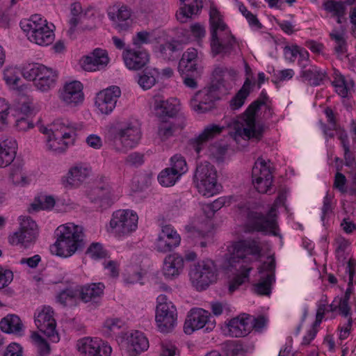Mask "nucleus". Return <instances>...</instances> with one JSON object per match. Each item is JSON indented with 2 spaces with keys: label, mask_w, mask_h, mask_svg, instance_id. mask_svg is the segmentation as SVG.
Returning <instances> with one entry per match:
<instances>
[{
  "label": "nucleus",
  "mask_w": 356,
  "mask_h": 356,
  "mask_svg": "<svg viewBox=\"0 0 356 356\" xmlns=\"http://www.w3.org/2000/svg\"><path fill=\"white\" fill-rule=\"evenodd\" d=\"M229 266L236 268L238 265L240 271L230 283L229 291L232 292L248 280L252 270L250 264L261 257L262 246L258 238H249L234 242L229 248Z\"/></svg>",
  "instance_id": "1"
},
{
  "label": "nucleus",
  "mask_w": 356,
  "mask_h": 356,
  "mask_svg": "<svg viewBox=\"0 0 356 356\" xmlns=\"http://www.w3.org/2000/svg\"><path fill=\"white\" fill-rule=\"evenodd\" d=\"M282 202V198L279 196L266 215L259 212L256 204L241 202L236 207V220L242 223L244 232L246 233L258 232L275 234L277 208Z\"/></svg>",
  "instance_id": "2"
},
{
  "label": "nucleus",
  "mask_w": 356,
  "mask_h": 356,
  "mask_svg": "<svg viewBox=\"0 0 356 356\" xmlns=\"http://www.w3.org/2000/svg\"><path fill=\"white\" fill-rule=\"evenodd\" d=\"M262 107L270 110L269 99L267 94L262 91L259 97L252 102L246 111L238 116L231 125V136L235 140L243 139L259 141L261 140L264 127L256 121V113Z\"/></svg>",
  "instance_id": "3"
},
{
  "label": "nucleus",
  "mask_w": 356,
  "mask_h": 356,
  "mask_svg": "<svg viewBox=\"0 0 356 356\" xmlns=\"http://www.w3.org/2000/svg\"><path fill=\"white\" fill-rule=\"evenodd\" d=\"M210 47L213 56L229 55L237 44L236 38L224 22L222 16L216 7L209 11Z\"/></svg>",
  "instance_id": "4"
},
{
  "label": "nucleus",
  "mask_w": 356,
  "mask_h": 356,
  "mask_svg": "<svg viewBox=\"0 0 356 356\" xmlns=\"http://www.w3.org/2000/svg\"><path fill=\"white\" fill-rule=\"evenodd\" d=\"M56 241L50 246V251L59 257H70L84 246L83 229L74 223L60 225L56 230Z\"/></svg>",
  "instance_id": "5"
},
{
  "label": "nucleus",
  "mask_w": 356,
  "mask_h": 356,
  "mask_svg": "<svg viewBox=\"0 0 356 356\" xmlns=\"http://www.w3.org/2000/svg\"><path fill=\"white\" fill-rule=\"evenodd\" d=\"M108 137L113 149L125 153L139 144L142 138L141 128L136 120L120 122L108 127Z\"/></svg>",
  "instance_id": "6"
},
{
  "label": "nucleus",
  "mask_w": 356,
  "mask_h": 356,
  "mask_svg": "<svg viewBox=\"0 0 356 356\" xmlns=\"http://www.w3.org/2000/svg\"><path fill=\"white\" fill-rule=\"evenodd\" d=\"M20 26L28 39L40 46H48L55 39L54 25L40 15H33L29 19L22 20Z\"/></svg>",
  "instance_id": "7"
},
{
  "label": "nucleus",
  "mask_w": 356,
  "mask_h": 356,
  "mask_svg": "<svg viewBox=\"0 0 356 356\" xmlns=\"http://www.w3.org/2000/svg\"><path fill=\"white\" fill-rule=\"evenodd\" d=\"M193 182L199 193L205 197H211L219 193L221 188L218 182L216 168L207 161L197 165Z\"/></svg>",
  "instance_id": "8"
},
{
  "label": "nucleus",
  "mask_w": 356,
  "mask_h": 356,
  "mask_svg": "<svg viewBox=\"0 0 356 356\" xmlns=\"http://www.w3.org/2000/svg\"><path fill=\"white\" fill-rule=\"evenodd\" d=\"M22 75L24 79L33 81L35 87L42 92L54 88L58 78L56 70L41 64H33L24 70Z\"/></svg>",
  "instance_id": "9"
},
{
  "label": "nucleus",
  "mask_w": 356,
  "mask_h": 356,
  "mask_svg": "<svg viewBox=\"0 0 356 356\" xmlns=\"http://www.w3.org/2000/svg\"><path fill=\"white\" fill-rule=\"evenodd\" d=\"M138 216L133 210L119 209L112 214L109 225L111 232L118 237H125L138 227Z\"/></svg>",
  "instance_id": "10"
},
{
  "label": "nucleus",
  "mask_w": 356,
  "mask_h": 356,
  "mask_svg": "<svg viewBox=\"0 0 356 356\" xmlns=\"http://www.w3.org/2000/svg\"><path fill=\"white\" fill-rule=\"evenodd\" d=\"M191 284L197 291L205 290L217 280V271L211 261H202L194 265L189 271Z\"/></svg>",
  "instance_id": "11"
},
{
  "label": "nucleus",
  "mask_w": 356,
  "mask_h": 356,
  "mask_svg": "<svg viewBox=\"0 0 356 356\" xmlns=\"http://www.w3.org/2000/svg\"><path fill=\"white\" fill-rule=\"evenodd\" d=\"M19 220V229L10 235L8 240L12 245L27 247L35 241L38 235V225L29 216H20Z\"/></svg>",
  "instance_id": "12"
},
{
  "label": "nucleus",
  "mask_w": 356,
  "mask_h": 356,
  "mask_svg": "<svg viewBox=\"0 0 356 356\" xmlns=\"http://www.w3.org/2000/svg\"><path fill=\"white\" fill-rule=\"evenodd\" d=\"M76 348L79 356H111L112 348L98 337H85L79 339Z\"/></svg>",
  "instance_id": "13"
},
{
  "label": "nucleus",
  "mask_w": 356,
  "mask_h": 356,
  "mask_svg": "<svg viewBox=\"0 0 356 356\" xmlns=\"http://www.w3.org/2000/svg\"><path fill=\"white\" fill-rule=\"evenodd\" d=\"M252 184L259 193H267L273 183L270 162L259 158L252 168Z\"/></svg>",
  "instance_id": "14"
},
{
  "label": "nucleus",
  "mask_w": 356,
  "mask_h": 356,
  "mask_svg": "<svg viewBox=\"0 0 356 356\" xmlns=\"http://www.w3.org/2000/svg\"><path fill=\"white\" fill-rule=\"evenodd\" d=\"M219 94L214 87H207L197 92L190 101V106L197 113H204L214 108Z\"/></svg>",
  "instance_id": "15"
},
{
  "label": "nucleus",
  "mask_w": 356,
  "mask_h": 356,
  "mask_svg": "<svg viewBox=\"0 0 356 356\" xmlns=\"http://www.w3.org/2000/svg\"><path fill=\"white\" fill-rule=\"evenodd\" d=\"M120 95L121 90L116 86H110L99 92L95 99V106L98 112L105 115L111 114L115 109Z\"/></svg>",
  "instance_id": "16"
},
{
  "label": "nucleus",
  "mask_w": 356,
  "mask_h": 356,
  "mask_svg": "<svg viewBox=\"0 0 356 356\" xmlns=\"http://www.w3.org/2000/svg\"><path fill=\"white\" fill-rule=\"evenodd\" d=\"M250 315L242 313L238 316L226 321L222 327L225 335L231 337H243L252 331Z\"/></svg>",
  "instance_id": "17"
},
{
  "label": "nucleus",
  "mask_w": 356,
  "mask_h": 356,
  "mask_svg": "<svg viewBox=\"0 0 356 356\" xmlns=\"http://www.w3.org/2000/svg\"><path fill=\"white\" fill-rule=\"evenodd\" d=\"M61 102L70 107H76L84 101L83 86L79 81L66 82L59 90Z\"/></svg>",
  "instance_id": "18"
},
{
  "label": "nucleus",
  "mask_w": 356,
  "mask_h": 356,
  "mask_svg": "<svg viewBox=\"0 0 356 356\" xmlns=\"http://www.w3.org/2000/svg\"><path fill=\"white\" fill-rule=\"evenodd\" d=\"M185 118L181 116L175 119H159L156 125V138L164 142L179 134L185 127Z\"/></svg>",
  "instance_id": "19"
},
{
  "label": "nucleus",
  "mask_w": 356,
  "mask_h": 356,
  "mask_svg": "<svg viewBox=\"0 0 356 356\" xmlns=\"http://www.w3.org/2000/svg\"><path fill=\"white\" fill-rule=\"evenodd\" d=\"M90 172L91 169L86 164H76L71 167L67 173L61 177L60 183L67 189L77 188L86 180Z\"/></svg>",
  "instance_id": "20"
},
{
  "label": "nucleus",
  "mask_w": 356,
  "mask_h": 356,
  "mask_svg": "<svg viewBox=\"0 0 356 356\" xmlns=\"http://www.w3.org/2000/svg\"><path fill=\"white\" fill-rule=\"evenodd\" d=\"M181 237L175 229L170 225L162 227L155 243L156 249L161 252L171 251L179 245Z\"/></svg>",
  "instance_id": "21"
},
{
  "label": "nucleus",
  "mask_w": 356,
  "mask_h": 356,
  "mask_svg": "<svg viewBox=\"0 0 356 356\" xmlns=\"http://www.w3.org/2000/svg\"><path fill=\"white\" fill-rule=\"evenodd\" d=\"M122 343L129 356H138L149 348L147 338L138 330L127 333Z\"/></svg>",
  "instance_id": "22"
},
{
  "label": "nucleus",
  "mask_w": 356,
  "mask_h": 356,
  "mask_svg": "<svg viewBox=\"0 0 356 356\" xmlns=\"http://www.w3.org/2000/svg\"><path fill=\"white\" fill-rule=\"evenodd\" d=\"M224 130V127L216 124L207 125L202 131L190 140V144L198 156L207 146V143L219 136Z\"/></svg>",
  "instance_id": "23"
},
{
  "label": "nucleus",
  "mask_w": 356,
  "mask_h": 356,
  "mask_svg": "<svg viewBox=\"0 0 356 356\" xmlns=\"http://www.w3.org/2000/svg\"><path fill=\"white\" fill-rule=\"evenodd\" d=\"M131 12L125 6H114L108 11V17L112 22L113 26L120 33L129 30L132 24Z\"/></svg>",
  "instance_id": "24"
},
{
  "label": "nucleus",
  "mask_w": 356,
  "mask_h": 356,
  "mask_svg": "<svg viewBox=\"0 0 356 356\" xmlns=\"http://www.w3.org/2000/svg\"><path fill=\"white\" fill-rule=\"evenodd\" d=\"M214 80L211 87L225 93L231 90L234 85L236 72L234 70H229L222 67H217L213 72Z\"/></svg>",
  "instance_id": "25"
},
{
  "label": "nucleus",
  "mask_w": 356,
  "mask_h": 356,
  "mask_svg": "<svg viewBox=\"0 0 356 356\" xmlns=\"http://www.w3.org/2000/svg\"><path fill=\"white\" fill-rule=\"evenodd\" d=\"M211 313L209 315H204L202 313H191L186 318L184 331L186 334H191L195 330L206 327V330H211L216 325V322L212 319Z\"/></svg>",
  "instance_id": "26"
},
{
  "label": "nucleus",
  "mask_w": 356,
  "mask_h": 356,
  "mask_svg": "<svg viewBox=\"0 0 356 356\" xmlns=\"http://www.w3.org/2000/svg\"><path fill=\"white\" fill-rule=\"evenodd\" d=\"M355 261L353 259H350L347 266L346 272L348 273V287L346 290L343 298H335L331 306L333 307L332 312L338 309V312H349L350 308L349 307V299L354 292L353 286V277L355 275Z\"/></svg>",
  "instance_id": "27"
},
{
  "label": "nucleus",
  "mask_w": 356,
  "mask_h": 356,
  "mask_svg": "<svg viewBox=\"0 0 356 356\" xmlns=\"http://www.w3.org/2000/svg\"><path fill=\"white\" fill-rule=\"evenodd\" d=\"M35 323L38 329L44 333L51 341L54 343L59 341V335L56 330V320L51 313H38L35 316Z\"/></svg>",
  "instance_id": "28"
},
{
  "label": "nucleus",
  "mask_w": 356,
  "mask_h": 356,
  "mask_svg": "<svg viewBox=\"0 0 356 356\" xmlns=\"http://www.w3.org/2000/svg\"><path fill=\"white\" fill-rule=\"evenodd\" d=\"M108 60L106 50L96 49L90 55L83 56L80 60V64L84 70L95 72L106 66Z\"/></svg>",
  "instance_id": "29"
},
{
  "label": "nucleus",
  "mask_w": 356,
  "mask_h": 356,
  "mask_svg": "<svg viewBox=\"0 0 356 356\" xmlns=\"http://www.w3.org/2000/svg\"><path fill=\"white\" fill-rule=\"evenodd\" d=\"M104 289L102 282L82 285L78 289L79 298L85 303L97 304L104 294Z\"/></svg>",
  "instance_id": "30"
},
{
  "label": "nucleus",
  "mask_w": 356,
  "mask_h": 356,
  "mask_svg": "<svg viewBox=\"0 0 356 356\" xmlns=\"http://www.w3.org/2000/svg\"><path fill=\"white\" fill-rule=\"evenodd\" d=\"M184 268V258L177 253H173L165 258L162 273L165 278L173 279L178 277L182 273Z\"/></svg>",
  "instance_id": "31"
},
{
  "label": "nucleus",
  "mask_w": 356,
  "mask_h": 356,
  "mask_svg": "<svg viewBox=\"0 0 356 356\" xmlns=\"http://www.w3.org/2000/svg\"><path fill=\"white\" fill-rule=\"evenodd\" d=\"M154 109L156 116L159 119L168 118L170 120H172L175 118V115L179 111V102L175 98L166 100L156 99Z\"/></svg>",
  "instance_id": "32"
},
{
  "label": "nucleus",
  "mask_w": 356,
  "mask_h": 356,
  "mask_svg": "<svg viewBox=\"0 0 356 356\" xmlns=\"http://www.w3.org/2000/svg\"><path fill=\"white\" fill-rule=\"evenodd\" d=\"M17 148V143L14 138L8 137L0 140V168L7 167L13 162Z\"/></svg>",
  "instance_id": "33"
},
{
  "label": "nucleus",
  "mask_w": 356,
  "mask_h": 356,
  "mask_svg": "<svg viewBox=\"0 0 356 356\" xmlns=\"http://www.w3.org/2000/svg\"><path fill=\"white\" fill-rule=\"evenodd\" d=\"M200 56L201 54H199L196 49H187L179 62V72L181 74L197 72Z\"/></svg>",
  "instance_id": "34"
},
{
  "label": "nucleus",
  "mask_w": 356,
  "mask_h": 356,
  "mask_svg": "<svg viewBox=\"0 0 356 356\" xmlns=\"http://www.w3.org/2000/svg\"><path fill=\"white\" fill-rule=\"evenodd\" d=\"M125 65L130 70H140L149 61V55L146 51L126 49L123 52Z\"/></svg>",
  "instance_id": "35"
},
{
  "label": "nucleus",
  "mask_w": 356,
  "mask_h": 356,
  "mask_svg": "<svg viewBox=\"0 0 356 356\" xmlns=\"http://www.w3.org/2000/svg\"><path fill=\"white\" fill-rule=\"evenodd\" d=\"M76 130V124L67 118H58L50 124L51 133L70 140H74Z\"/></svg>",
  "instance_id": "36"
},
{
  "label": "nucleus",
  "mask_w": 356,
  "mask_h": 356,
  "mask_svg": "<svg viewBox=\"0 0 356 356\" xmlns=\"http://www.w3.org/2000/svg\"><path fill=\"white\" fill-rule=\"evenodd\" d=\"M156 325L161 333H170L177 325V313H156Z\"/></svg>",
  "instance_id": "37"
},
{
  "label": "nucleus",
  "mask_w": 356,
  "mask_h": 356,
  "mask_svg": "<svg viewBox=\"0 0 356 356\" xmlns=\"http://www.w3.org/2000/svg\"><path fill=\"white\" fill-rule=\"evenodd\" d=\"M181 6L177 13V18L179 21L184 23L196 14L200 8L201 1L200 0H179Z\"/></svg>",
  "instance_id": "38"
},
{
  "label": "nucleus",
  "mask_w": 356,
  "mask_h": 356,
  "mask_svg": "<svg viewBox=\"0 0 356 356\" xmlns=\"http://www.w3.org/2000/svg\"><path fill=\"white\" fill-rule=\"evenodd\" d=\"M159 74L157 69H149L138 73L136 76V80L142 89L149 90L155 85Z\"/></svg>",
  "instance_id": "39"
},
{
  "label": "nucleus",
  "mask_w": 356,
  "mask_h": 356,
  "mask_svg": "<svg viewBox=\"0 0 356 356\" xmlns=\"http://www.w3.org/2000/svg\"><path fill=\"white\" fill-rule=\"evenodd\" d=\"M211 227L210 221L206 217L194 218L186 226V230L192 234L204 236Z\"/></svg>",
  "instance_id": "40"
},
{
  "label": "nucleus",
  "mask_w": 356,
  "mask_h": 356,
  "mask_svg": "<svg viewBox=\"0 0 356 356\" xmlns=\"http://www.w3.org/2000/svg\"><path fill=\"white\" fill-rule=\"evenodd\" d=\"M0 327L6 333H18L22 330L23 325L18 316L11 314L1 321Z\"/></svg>",
  "instance_id": "41"
},
{
  "label": "nucleus",
  "mask_w": 356,
  "mask_h": 356,
  "mask_svg": "<svg viewBox=\"0 0 356 356\" xmlns=\"http://www.w3.org/2000/svg\"><path fill=\"white\" fill-rule=\"evenodd\" d=\"M9 181L17 187H25L31 182L27 172L22 167L14 166L10 169Z\"/></svg>",
  "instance_id": "42"
},
{
  "label": "nucleus",
  "mask_w": 356,
  "mask_h": 356,
  "mask_svg": "<svg viewBox=\"0 0 356 356\" xmlns=\"http://www.w3.org/2000/svg\"><path fill=\"white\" fill-rule=\"evenodd\" d=\"M21 72L15 67H7L3 72V79L6 85L13 90H19Z\"/></svg>",
  "instance_id": "43"
},
{
  "label": "nucleus",
  "mask_w": 356,
  "mask_h": 356,
  "mask_svg": "<svg viewBox=\"0 0 356 356\" xmlns=\"http://www.w3.org/2000/svg\"><path fill=\"white\" fill-rule=\"evenodd\" d=\"M332 84L336 92L341 97H346L353 89L354 83L351 81L348 83L345 78L337 72L334 73V79Z\"/></svg>",
  "instance_id": "44"
},
{
  "label": "nucleus",
  "mask_w": 356,
  "mask_h": 356,
  "mask_svg": "<svg viewBox=\"0 0 356 356\" xmlns=\"http://www.w3.org/2000/svg\"><path fill=\"white\" fill-rule=\"evenodd\" d=\"M252 86V81L249 78H247L241 90L231 100L230 106L233 109H238L244 104L245 99L250 92Z\"/></svg>",
  "instance_id": "45"
},
{
  "label": "nucleus",
  "mask_w": 356,
  "mask_h": 356,
  "mask_svg": "<svg viewBox=\"0 0 356 356\" xmlns=\"http://www.w3.org/2000/svg\"><path fill=\"white\" fill-rule=\"evenodd\" d=\"M274 282L275 276L272 274L261 275L259 282L253 285L254 291L258 295L269 296Z\"/></svg>",
  "instance_id": "46"
},
{
  "label": "nucleus",
  "mask_w": 356,
  "mask_h": 356,
  "mask_svg": "<svg viewBox=\"0 0 356 356\" xmlns=\"http://www.w3.org/2000/svg\"><path fill=\"white\" fill-rule=\"evenodd\" d=\"M300 75L311 86L320 85L325 77L324 72L315 65L311 66L307 70H302Z\"/></svg>",
  "instance_id": "47"
},
{
  "label": "nucleus",
  "mask_w": 356,
  "mask_h": 356,
  "mask_svg": "<svg viewBox=\"0 0 356 356\" xmlns=\"http://www.w3.org/2000/svg\"><path fill=\"white\" fill-rule=\"evenodd\" d=\"M70 140L52 133L47 140V148L53 152H63L67 148Z\"/></svg>",
  "instance_id": "48"
},
{
  "label": "nucleus",
  "mask_w": 356,
  "mask_h": 356,
  "mask_svg": "<svg viewBox=\"0 0 356 356\" xmlns=\"http://www.w3.org/2000/svg\"><path fill=\"white\" fill-rule=\"evenodd\" d=\"M55 203V200L52 196L41 195L35 197L31 204L30 210L33 211L50 210L54 207Z\"/></svg>",
  "instance_id": "49"
},
{
  "label": "nucleus",
  "mask_w": 356,
  "mask_h": 356,
  "mask_svg": "<svg viewBox=\"0 0 356 356\" xmlns=\"http://www.w3.org/2000/svg\"><path fill=\"white\" fill-rule=\"evenodd\" d=\"M324 314L325 313H316V319L305 334L301 342V346H308L314 339L318 332L320 325L324 318Z\"/></svg>",
  "instance_id": "50"
},
{
  "label": "nucleus",
  "mask_w": 356,
  "mask_h": 356,
  "mask_svg": "<svg viewBox=\"0 0 356 356\" xmlns=\"http://www.w3.org/2000/svg\"><path fill=\"white\" fill-rule=\"evenodd\" d=\"M323 8L332 16L337 17V22L341 23V18L345 15V6L341 1L327 0L323 3Z\"/></svg>",
  "instance_id": "51"
},
{
  "label": "nucleus",
  "mask_w": 356,
  "mask_h": 356,
  "mask_svg": "<svg viewBox=\"0 0 356 356\" xmlns=\"http://www.w3.org/2000/svg\"><path fill=\"white\" fill-rule=\"evenodd\" d=\"M180 177H181L170 168H166L159 174L158 181L161 186L170 187L175 185Z\"/></svg>",
  "instance_id": "52"
},
{
  "label": "nucleus",
  "mask_w": 356,
  "mask_h": 356,
  "mask_svg": "<svg viewBox=\"0 0 356 356\" xmlns=\"http://www.w3.org/2000/svg\"><path fill=\"white\" fill-rule=\"evenodd\" d=\"M76 292L70 289L60 291L56 296V302L65 307H72L76 305Z\"/></svg>",
  "instance_id": "53"
},
{
  "label": "nucleus",
  "mask_w": 356,
  "mask_h": 356,
  "mask_svg": "<svg viewBox=\"0 0 356 356\" xmlns=\"http://www.w3.org/2000/svg\"><path fill=\"white\" fill-rule=\"evenodd\" d=\"M330 36L335 42L334 51L338 56H342L346 51V42L344 33L337 30H333Z\"/></svg>",
  "instance_id": "54"
},
{
  "label": "nucleus",
  "mask_w": 356,
  "mask_h": 356,
  "mask_svg": "<svg viewBox=\"0 0 356 356\" xmlns=\"http://www.w3.org/2000/svg\"><path fill=\"white\" fill-rule=\"evenodd\" d=\"M97 190L101 192L102 196L105 198L113 201L117 200L119 197V193H116L113 186L106 177L102 179V183L97 187Z\"/></svg>",
  "instance_id": "55"
},
{
  "label": "nucleus",
  "mask_w": 356,
  "mask_h": 356,
  "mask_svg": "<svg viewBox=\"0 0 356 356\" xmlns=\"http://www.w3.org/2000/svg\"><path fill=\"white\" fill-rule=\"evenodd\" d=\"M170 168L180 177L188 170L186 161L180 154H175L171 158Z\"/></svg>",
  "instance_id": "56"
},
{
  "label": "nucleus",
  "mask_w": 356,
  "mask_h": 356,
  "mask_svg": "<svg viewBox=\"0 0 356 356\" xmlns=\"http://www.w3.org/2000/svg\"><path fill=\"white\" fill-rule=\"evenodd\" d=\"M335 252L338 259L344 260L346 254L350 250V243L348 240L341 236H338L335 239Z\"/></svg>",
  "instance_id": "57"
},
{
  "label": "nucleus",
  "mask_w": 356,
  "mask_h": 356,
  "mask_svg": "<svg viewBox=\"0 0 356 356\" xmlns=\"http://www.w3.org/2000/svg\"><path fill=\"white\" fill-rule=\"evenodd\" d=\"M176 310L175 305L167 296L161 294L157 297L156 312H174Z\"/></svg>",
  "instance_id": "58"
},
{
  "label": "nucleus",
  "mask_w": 356,
  "mask_h": 356,
  "mask_svg": "<svg viewBox=\"0 0 356 356\" xmlns=\"http://www.w3.org/2000/svg\"><path fill=\"white\" fill-rule=\"evenodd\" d=\"M339 140H341V143L343 149L346 165L347 166H353L355 163V157L353 154L350 151L347 134L341 133L339 136Z\"/></svg>",
  "instance_id": "59"
},
{
  "label": "nucleus",
  "mask_w": 356,
  "mask_h": 356,
  "mask_svg": "<svg viewBox=\"0 0 356 356\" xmlns=\"http://www.w3.org/2000/svg\"><path fill=\"white\" fill-rule=\"evenodd\" d=\"M153 35L152 33L142 31L138 32L132 39L133 44L136 47H140L143 44H149L152 41Z\"/></svg>",
  "instance_id": "60"
},
{
  "label": "nucleus",
  "mask_w": 356,
  "mask_h": 356,
  "mask_svg": "<svg viewBox=\"0 0 356 356\" xmlns=\"http://www.w3.org/2000/svg\"><path fill=\"white\" fill-rule=\"evenodd\" d=\"M236 4L238 8L239 11L246 18L249 24L252 26L260 27L261 24L255 15L250 12L242 2L235 0Z\"/></svg>",
  "instance_id": "61"
},
{
  "label": "nucleus",
  "mask_w": 356,
  "mask_h": 356,
  "mask_svg": "<svg viewBox=\"0 0 356 356\" xmlns=\"http://www.w3.org/2000/svg\"><path fill=\"white\" fill-rule=\"evenodd\" d=\"M87 254L93 259H99L105 257L106 251L102 244L99 243H92L87 250Z\"/></svg>",
  "instance_id": "62"
},
{
  "label": "nucleus",
  "mask_w": 356,
  "mask_h": 356,
  "mask_svg": "<svg viewBox=\"0 0 356 356\" xmlns=\"http://www.w3.org/2000/svg\"><path fill=\"white\" fill-rule=\"evenodd\" d=\"M15 127L19 131H26L33 129L34 127V124L28 116L18 115L16 116Z\"/></svg>",
  "instance_id": "63"
},
{
  "label": "nucleus",
  "mask_w": 356,
  "mask_h": 356,
  "mask_svg": "<svg viewBox=\"0 0 356 356\" xmlns=\"http://www.w3.org/2000/svg\"><path fill=\"white\" fill-rule=\"evenodd\" d=\"M124 325V322L120 318H112L106 319L104 323V328L108 332H115Z\"/></svg>",
  "instance_id": "64"
}]
</instances>
